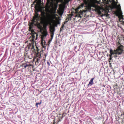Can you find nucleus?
<instances>
[{
	"instance_id": "obj_8",
	"label": "nucleus",
	"mask_w": 124,
	"mask_h": 124,
	"mask_svg": "<svg viewBox=\"0 0 124 124\" xmlns=\"http://www.w3.org/2000/svg\"><path fill=\"white\" fill-rule=\"evenodd\" d=\"M110 53L111 54L110 56L112 54H116V55H117V52L116 51V50H114V51L113 52L112 49H111L110 51Z\"/></svg>"
},
{
	"instance_id": "obj_5",
	"label": "nucleus",
	"mask_w": 124,
	"mask_h": 124,
	"mask_svg": "<svg viewBox=\"0 0 124 124\" xmlns=\"http://www.w3.org/2000/svg\"><path fill=\"white\" fill-rule=\"evenodd\" d=\"M115 2V0H114ZM102 1L104 2L107 4L108 5V6H110V5H112L113 8H114L113 7V5L114 4H112L111 2H112V0H102Z\"/></svg>"
},
{
	"instance_id": "obj_21",
	"label": "nucleus",
	"mask_w": 124,
	"mask_h": 124,
	"mask_svg": "<svg viewBox=\"0 0 124 124\" xmlns=\"http://www.w3.org/2000/svg\"><path fill=\"white\" fill-rule=\"evenodd\" d=\"M15 43H13V45H15Z\"/></svg>"
},
{
	"instance_id": "obj_14",
	"label": "nucleus",
	"mask_w": 124,
	"mask_h": 124,
	"mask_svg": "<svg viewBox=\"0 0 124 124\" xmlns=\"http://www.w3.org/2000/svg\"><path fill=\"white\" fill-rule=\"evenodd\" d=\"M63 28V25H62V27L60 28V31H61L62 30V29Z\"/></svg>"
},
{
	"instance_id": "obj_6",
	"label": "nucleus",
	"mask_w": 124,
	"mask_h": 124,
	"mask_svg": "<svg viewBox=\"0 0 124 124\" xmlns=\"http://www.w3.org/2000/svg\"><path fill=\"white\" fill-rule=\"evenodd\" d=\"M55 31V27H51L50 28V32L51 34V37L52 39H53L54 34V32Z\"/></svg>"
},
{
	"instance_id": "obj_26",
	"label": "nucleus",
	"mask_w": 124,
	"mask_h": 124,
	"mask_svg": "<svg viewBox=\"0 0 124 124\" xmlns=\"http://www.w3.org/2000/svg\"><path fill=\"white\" fill-rule=\"evenodd\" d=\"M63 12L62 13V14H63Z\"/></svg>"
},
{
	"instance_id": "obj_16",
	"label": "nucleus",
	"mask_w": 124,
	"mask_h": 124,
	"mask_svg": "<svg viewBox=\"0 0 124 124\" xmlns=\"http://www.w3.org/2000/svg\"><path fill=\"white\" fill-rule=\"evenodd\" d=\"M41 102H39V103H37V104H38V105H40V104H41Z\"/></svg>"
},
{
	"instance_id": "obj_2",
	"label": "nucleus",
	"mask_w": 124,
	"mask_h": 124,
	"mask_svg": "<svg viewBox=\"0 0 124 124\" xmlns=\"http://www.w3.org/2000/svg\"><path fill=\"white\" fill-rule=\"evenodd\" d=\"M39 28L40 29L41 31L42 35H41V43L43 47H45L44 45H46V44L45 41V38L47 35H48L46 29H44L42 26L40 27Z\"/></svg>"
},
{
	"instance_id": "obj_1",
	"label": "nucleus",
	"mask_w": 124,
	"mask_h": 124,
	"mask_svg": "<svg viewBox=\"0 0 124 124\" xmlns=\"http://www.w3.org/2000/svg\"><path fill=\"white\" fill-rule=\"evenodd\" d=\"M39 11H41V19L43 21L46 22H51L55 26H56L58 24L60 23L59 21H56L54 20V19L56 20H57V18L56 17V15L55 14H54L52 15L48 18L46 16L47 14L45 11H42L41 9H40Z\"/></svg>"
},
{
	"instance_id": "obj_19",
	"label": "nucleus",
	"mask_w": 124,
	"mask_h": 124,
	"mask_svg": "<svg viewBox=\"0 0 124 124\" xmlns=\"http://www.w3.org/2000/svg\"><path fill=\"white\" fill-rule=\"evenodd\" d=\"M39 1L41 2V0H39Z\"/></svg>"
},
{
	"instance_id": "obj_15",
	"label": "nucleus",
	"mask_w": 124,
	"mask_h": 124,
	"mask_svg": "<svg viewBox=\"0 0 124 124\" xmlns=\"http://www.w3.org/2000/svg\"><path fill=\"white\" fill-rule=\"evenodd\" d=\"M47 63L48 64V65L50 66V63H49V62H47Z\"/></svg>"
},
{
	"instance_id": "obj_22",
	"label": "nucleus",
	"mask_w": 124,
	"mask_h": 124,
	"mask_svg": "<svg viewBox=\"0 0 124 124\" xmlns=\"http://www.w3.org/2000/svg\"><path fill=\"white\" fill-rule=\"evenodd\" d=\"M39 59L38 58L37 59V61H38V60H39Z\"/></svg>"
},
{
	"instance_id": "obj_17",
	"label": "nucleus",
	"mask_w": 124,
	"mask_h": 124,
	"mask_svg": "<svg viewBox=\"0 0 124 124\" xmlns=\"http://www.w3.org/2000/svg\"><path fill=\"white\" fill-rule=\"evenodd\" d=\"M36 107H38V104H37V103H36Z\"/></svg>"
},
{
	"instance_id": "obj_25",
	"label": "nucleus",
	"mask_w": 124,
	"mask_h": 124,
	"mask_svg": "<svg viewBox=\"0 0 124 124\" xmlns=\"http://www.w3.org/2000/svg\"><path fill=\"white\" fill-rule=\"evenodd\" d=\"M35 34H36V35H37V34H36V33H35Z\"/></svg>"
},
{
	"instance_id": "obj_11",
	"label": "nucleus",
	"mask_w": 124,
	"mask_h": 124,
	"mask_svg": "<svg viewBox=\"0 0 124 124\" xmlns=\"http://www.w3.org/2000/svg\"><path fill=\"white\" fill-rule=\"evenodd\" d=\"M55 0H47V4H53V2Z\"/></svg>"
},
{
	"instance_id": "obj_23",
	"label": "nucleus",
	"mask_w": 124,
	"mask_h": 124,
	"mask_svg": "<svg viewBox=\"0 0 124 124\" xmlns=\"http://www.w3.org/2000/svg\"><path fill=\"white\" fill-rule=\"evenodd\" d=\"M35 34H36V35H37V34H36V33H35Z\"/></svg>"
},
{
	"instance_id": "obj_9",
	"label": "nucleus",
	"mask_w": 124,
	"mask_h": 124,
	"mask_svg": "<svg viewBox=\"0 0 124 124\" xmlns=\"http://www.w3.org/2000/svg\"><path fill=\"white\" fill-rule=\"evenodd\" d=\"M39 17V14L37 13H36L35 15L33 17V20L34 21H35V20L37 18Z\"/></svg>"
},
{
	"instance_id": "obj_4",
	"label": "nucleus",
	"mask_w": 124,
	"mask_h": 124,
	"mask_svg": "<svg viewBox=\"0 0 124 124\" xmlns=\"http://www.w3.org/2000/svg\"><path fill=\"white\" fill-rule=\"evenodd\" d=\"M83 1L84 3V5L89 4L91 6L97 7L95 5V3L96 1L94 0H83Z\"/></svg>"
},
{
	"instance_id": "obj_20",
	"label": "nucleus",
	"mask_w": 124,
	"mask_h": 124,
	"mask_svg": "<svg viewBox=\"0 0 124 124\" xmlns=\"http://www.w3.org/2000/svg\"><path fill=\"white\" fill-rule=\"evenodd\" d=\"M32 36L33 38H34L35 37V36Z\"/></svg>"
},
{
	"instance_id": "obj_12",
	"label": "nucleus",
	"mask_w": 124,
	"mask_h": 124,
	"mask_svg": "<svg viewBox=\"0 0 124 124\" xmlns=\"http://www.w3.org/2000/svg\"><path fill=\"white\" fill-rule=\"evenodd\" d=\"M29 66V65H28L26 63H24L23 64L22 66L24 67L25 68H26L27 67Z\"/></svg>"
},
{
	"instance_id": "obj_10",
	"label": "nucleus",
	"mask_w": 124,
	"mask_h": 124,
	"mask_svg": "<svg viewBox=\"0 0 124 124\" xmlns=\"http://www.w3.org/2000/svg\"><path fill=\"white\" fill-rule=\"evenodd\" d=\"M95 78V76L93 78H92L91 79V80L89 82L88 85H92L93 84V81Z\"/></svg>"
},
{
	"instance_id": "obj_24",
	"label": "nucleus",
	"mask_w": 124,
	"mask_h": 124,
	"mask_svg": "<svg viewBox=\"0 0 124 124\" xmlns=\"http://www.w3.org/2000/svg\"><path fill=\"white\" fill-rule=\"evenodd\" d=\"M35 34H36V35H37V34H36V33H35Z\"/></svg>"
},
{
	"instance_id": "obj_3",
	"label": "nucleus",
	"mask_w": 124,
	"mask_h": 124,
	"mask_svg": "<svg viewBox=\"0 0 124 124\" xmlns=\"http://www.w3.org/2000/svg\"><path fill=\"white\" fill-rule=\"evenodd\" d=\"M112 0V2H111V3L112 4H114L113 7L114 8L116 9L117 10V11L116 13V15L122 17V13L121 10V8L120 7V4H118V5H117V1L115 2L114 0Z\"/></svg>"
},
{
	"instance_id": "obj_7",
	"label": "nucleus",
	"mask_w": 124,
	"mask_h": 124,
	"mask_svg": "<svg viewBox=\"0 0 124 124\" xmlns=\"http://www.w3.org/2000/svg\"><path fill=\"white\" fill-rule=\"evenodd\" d=\"M116 51L117 52V55H119L121 54L123 52V50L122 47L120 46H119L117 49L116 50Z\"/></svg>"
},
{
	"instance_id": "obj_18",
	"label": "nucleus",
	"mask_w": 124,
	"mask_h": 124,
	"mask_svg": "<svg viewBox=\"0 0 124 124\" xmlns=\"http://www.w3.org/2000/svg\"><path fill=\"white\" fill-rule=\"evenodd\" d=\"M117 57V56L116 55L115 56V58H116V57Z\"/></svg>"
},
{
	"instance_id": "obj_13",
	"label": "nucleus",
	"mask_w": 124,
	"mask_h": 124,
	"mask_svg": "<svg viewBox=\"0 0 124 124\" xmlns=\"http://www.w3.org/2000/svg\"><path fill=\"white\" fill-rule=\"evenodd\" d=\"M52 39L51 38V39H49V41H48V43H49V44L51 42Z\"/></svg>"
}]
</instances>
